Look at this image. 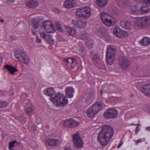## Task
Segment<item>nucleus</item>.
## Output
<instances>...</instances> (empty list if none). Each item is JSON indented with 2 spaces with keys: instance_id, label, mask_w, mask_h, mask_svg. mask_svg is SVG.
Returning <instances> with one entry per match:
<instances>
[{
  "instance_id": "nucleus-1",
  "label": "nucleus",
  "mask_w": 150,
  "mask_h": 150,
  "mask_svg": "<svg viewBox=\"0 0 150 150\" xmlns=\"http://www.w3.org/2000/svg\"><path fill=\"white\" fill-rule=\"evenodd\" d=\"M114 133L113 129L111 126L108 125L103 126L98 135V139L101 145H106L110 142Z\"/></svg>"
},
{
  "instance_id": "nucleus-2",
  "label": "nucleus",
  "mask_w": 150,
  "mask_h": 150,
  "mask_svg": "<svg viewBox=\"0 0 150 150\" xmlns=\"http://www.w3.org/2000/svg\"><path fill=\"white\" fill-rule=\"evenodd\" d=\"M55 105L58 106H64L68 103L67 98L62 93L58 92L55 96L50 98Z\"/></svg>"
},
{
  "instance_id": "nucleus-3",
  "label": "nucleus",
  "mask_w": 150,
  "mask_h": 150,
  "mask_svg": "<svg viewBox=\"0 0 150 150\" xmlns=\"http://www.w3.org/2000/svg\"><path fill=\"white\" fill-rule=\"evenodd\" d=\"M149 25L150 16H146L138 18L134 23V26L139 29L145 28Z\"/></svg>"
},
{
  "instance_id": "nucleus-4",
  "label": "nucleus",
  "mask_w": 150,
  "mask_h": 150,
  "mask_svg": "<svg viewBox=\"0 0 150 150\" xmlns=\"http://www.w3.org/2000/svg\"><path fill=\"white\" fill-rule=\"evenodd\" d=\"M103 106V103L100 102L93 104L88 108L86 112L87 116L89 117H93L102 109Z\"/></svg>"
},
{
  "instance_id": "nucleus-5",
  "label": "nucleus",
  "mask_w": 150,
  "mask_h": 150,
  "mask_svg": "<svg viewBox=\"0 0 150 150\" xmlns=\"http://www.w3.org/2000/svg\"><path fill=\"white\" fill-rule=\"evenodd\" d=\"M116 51V47L114 46H110L107 48L106 53V60L108 64L110 65H111L113 63Z\"/></svg>"
},
{
  "instance_id": "nucleus-6",
  "label": "nucleus",
  "mask_w": 150,
  "mask_h": 150,
  "mask_svg": "<svg viewBox=\"0 0 150 150\" xmlns=\"http://www.w3.org/2000/svg\"><path fill=\"white\" fill-rule=\"evenodd\" d=\"M91 9L88 6L77 9L76 14L79 18L85 19L88 17L90 14Z\"/></svg>"
},
{
  "instance_id": "nucleus-7",
  "label": "nucleus",
  "mask_w": 150,
  "mask_h": 150,
  "mask_svg": "<svg viewBox=\"0 0 150 150\" xmlns=\"http://www.w3.org/2000/svg\"><path fill=\"white\" fill-rule=\"evenodd\" d=\"M31 23L30 25L32 26V31L34 33H35L40 30L43 29L42 26H44V22H43L42 20L40 18H34L32 20Z\"/></svg>"
},
{
  "instance_id": "nucleus-8",
  "label": "nucleus",
  "mask_w": 150,
  "mask_h": 150,
  "mask_svg": "<svg viewBox=\"0 0 150 150\" xmlns=\"http://www.w3.org/2000/svg\"><path fill=\"white\" fill-rule=\"evenodd\" d=\"M14 54L17 58L24 64H28L29 63L30 61L29 57L23 50H18L15 52Z\"/></svg>"
},
{
  "instance_id": "nucleus-9",
  "label": "nucleus",
  "mask_w": 150,
  "mask_h": 150,
  "mask_svg": "<svg viewBox=\"0 0 150 150\" xmlns=\"http://www.w3.org/2000/svg\"><path fill=\"white\" fill-rule=\"evenodd\" d=\"M119 64L123 70L128 69L130 66V62L128 58L124 56L121 57L119 60Z\"/></svg>"
},
{
  "instance_id": "nucleus-10",
  "label": "nucleus",
  "mask_w": 150,
  "mask_h": 150,
  "mask_svg": "<svg viewBox=\"0 0 150 150\" xmlns=\"http://www.w3.org/2000/svg\"><path fill=\"white\" fill-rule=\"evenodd\" d=\"M72 137L74 145L75 147L78 148H81L83 145V142L78 132L74 134Z\"/></svg>"
},
{
  "instance_id": "nucleus-11",
  "label": "nucleus",
  "mask_w": 150,
  "mask_h": 150,
  "mask_svg": "<svg viewBox=\"0 0 150 150\" xmlns=\"http://www.w3.org/2000/svg\"><path fill=\"white\" fill-rule=\"evenodd\" d=\"M118 111L114 108L108 109L104 113V117L107 119H112L117 116Z\"/></svg>"
},
{
  "instance_id": "nucleus-12",
  "label": "nucleus",
  "mask_w": 150,
  "mask_h": 150,
  "mask_svg": "<svg viewBox=\"0 0 150 150\" xmlns=\"http://www.w3.org/2000/svg\"><path fill=\"white\" fill-rule=\"evenodd\" d=\"M43 29L47 33H54L55 30L52 22L49 21H46L44 23V26H42Z\"/></svg>"
},
{
  "instance_id": "nucleus-13",
  "label": "nucleus",
  "mask_w": 150,
  "mask_h": 150,
  "mask_svg": "<svg viewBox=\"0 0 150 150\" xmlns=\"http://www.w3.org/2000/svg\"><path fill=\"white\" fill-rule=\"evenodd\" d=\"M114 35L119 38H124L128 36V34L126 31L120 30L117 27L113 30Z\"/></svg>"
},
{
  "instance_id": "nucleus-14",
  "label": "nucleus",
  "mask_w": 150,
  "mask_h": 150,
  "mask_svg": "<svg viewBox=\"0 0 150 150\" xmlns=\"http://www.w3.org/2000/svg\"><path fill=\"white\" fill-rule=\"evenodd\" d=\"M64 61L66 62V65L69 68H72L74 65L77 64V62L75 59L69 57L64 59Z\"/></svg>"
},
{
  "instance_id": "nucleus-15",
  "label": "nucleus",
  "mask_w": 150,
  "mask_h": 150,
  "mask_svg": "<svg viewBox=\"0 0 150 150\" xmlns=\"http://www.w3.org/2000/svg\"><path fill=\"white\" fill-rule=\"evenodd\" d=\"M140 89L141 91L146 96H150V85L146 84L142 85L140 87Z\"/></svg>"
},
{
  "instance_id": "nucleus-16",
  "label": "nucleus",
  "mask_w": 150,
  "mask_h": 150,
  "mask_svg": "<svg viewBox=\"0 0 150 150\" xmlns=\"http://www.w3.org/2000/svg\"><path fill=\"white\" fill-rule=\"evenodd\" d=\"M72 23L74 26L78 28H85L87 25L86 23L84 21H77L74 20H72Z\"/></svg>"
},
{
  "instance_id": "nucleus-17",
  "label": "nucleus",
  "mask_w": 150,
  "mask_h": 150,
  "mask_svg": "<svg viewBox=\"0 0 150 150\" xmlns=\"http://www.w3.org/2000/svg\"><path fill=\"white\" fill-rule=\"evenodd\" d=\"M86 106H88L93 100L94 98L93 94V93L91 92L87 94L85 97Z\"/></svg>"
},
{
  "instance_id": "nucleus-18",
  "label": "nucleus",
  "mask_w": 150,
  "mask_h": 150,
  "mask_svg": "<svg viewBox=\"0 0 150 150\" xmlns=\"http://www.w3.org/2000/svg\"><path fill=\"white\" fill-rule=\"evenodd\" d=\"M75 3V0H65L64 3V6L67 8H71L74 7Z\"/></svg>"
},
{
  "instance_id": "nucleus-19",
  "label": "nucleus",
  "mask_w": 150,
  "mask_h": 150,
  "mask_svg": "<svg viewBox=\"0 0 150 150\" xmlns=\"http://www.w3.org/2000/svg\"><path fill=\"white\" fill-rule=\"evenodd\" d=\"M141 46H146L150 44V39L147 37H144L139 42Z\"/></svg>"
},
{
  "instance_id": "nucleus-20",
  "label": "nucleus",
  "mask_w": 150,
  "mask_h": 150,
  "mask_svg": "<svg viewBox=\"0 0 150 150\" xmlns=\"http://www.w3.org/2000/svg\"><path fill=\"white\" fill-rule=\"evenodd\" d=\"M5 67L11 75L14 74L16 72L18 71V69L16 67H14L8 64L6 65Z\"/></svg>"
},
{
  "instance_id": "nucleus-21",
  "label": "nucleus",
  "mask_w": 150,
  "mask_h": 150,
  "mask_svg": "<svg viewBox=\"0 0 150 150\" xmlns=\"http://www.w3.org/2000/svg\"><path fill=\"white\" fill-rule=\"evenodd\" d=\"M74 92V89L71 87H68L65 88V93L67 96L68 98H72Z\"/></svg>"
},
{
  "instance_id": "nucleus-22",
  "label": "nucleus",
  "mask_w": 150,
  "mask_h": 150,
  "mask_svg": "<svg viewBox=\"0 0 150 150\" xmlns=\"http://www.w3.org/2000/svg\"><path fill=\"white\" fill-rule=\"evenodd\" d=\"M59 142L58 139H50L46 140L45 142L50 146H55L58 144Z\"/></svg>"
},
{
  "instance_id": "nucleus-23",
  "label": "nucleus",
  "mask_w": 150,
  "mask_h": 150,
  "mask_svg": "<svg viewBox=\"0 0 150 150\" xmlns=\"http://www.w3.org/2000/svg\"><path fill=\"white\" fill-rule=\"evenodd\" d=\"M38 2L36 0H30L27 3V6L29 8H34L38 6Z\"/></svg>"
},
{
  "instance_id": "nucleus-24",
  "label": "nucleus",
  "mask_w": 150,
  "mask_h": 150,
  "mask_svg": "<svg viewBox=\"0 0 150 150\" xmlns=\"http://www.w3.org/2000/svg\"><path fill=\"white\" fill-rule=\"evenodd\" d=\"M44 93L48 96L51 97L55 94L54 88H49L43 91Z\"/></svg>"
},
{
  "instance_id": "nucleus-25",
  "label": "nucleus",
  "mask_w": 150,
  "mask_h": 150,
  "mask_svg": "<svg viewBox=\"0 0 150 150\" xmlns=\"http://www.w3.org/2000/svg\"><path fill=\"white\" fill-rule=\"evenodd\" d=\"M120 25L122 28L128 29L131 28L132 24L131 22L128 21H122L120 22Z\"/></svg>"
},
{
  "instance_id": "nucleus-26",
  "label": "nucleus",
  "mask_w": 150,
  "mask_h": 150,
  "mask_svg": "<svg viewBox=\"0 0 150 150\" xmlns=\"http://www.w3.org/2000/svg\"><path fill=\"white\" fill-rule=\"evenodd\" d=\"M80 38L85 42L91 38L90 35L85 32H83L81 33Z\"/></svg>"
},
{
  "instance_id": "nucleus-27",
  "label": "nucleus",
  "mask_w": 150,
  "mask_h": 150,
  "mask_svg": "<svg viewBox=\"0 0 150 150\" xmlns=\"http://www.w3.org/2000/svg\"><path fill=\"white\" fill-rule=\"evenodd\" d=\"M34 110V107L32 105L27 106L25 108V111L26 114L30 115V116H31Z\"/></svg>"
},
{
  "instance_id": "nucleus-28",
  "label": "nucleus",
  "mask_w": 150,
  "mask_h": 150,
  "mask_svg": "<svg viewBox=\"0 0 150 150\" xmlns=\"http://www.w3.org/2000/svg\"><path fill=\"white\" fill-rule=\"evenodd\" d=\"M96 4L99 7L103 8L107 5V0H97Z\"/></svg>"
},
{
  "instance_id": "nucleus-29",
  "label": "nucleus",
  "mask_w": 150,
  "mask_h": 150,
  "mask_svg": "<svg viewBox=\"0 0 150 150\" xmlns=\"http://www.w3.org/2000/svg\"><path fill=\"white\" fill-rule=\"evenodd\" d=\"M85 42L88 49H91L93 48L94 42L92 39L90 38L85 41Z\"/></svg>"
},
{
  "instance_id": "nucleus-30",
  "label": "nucleus",
  "mask_w": 150,
  "mask_h": 150,
  "mask_svg": "<svg viewBox=\"0 0 150 150\" xmlns=\"http://www.w3.org/2000/svg\"><path fill=\"white\" fill-rule=\"evenodd\" d=\"M66 30L69 34L71 36L74 35L76 32V30L74 28L69 26L66 28Z\"/></svg>"
},
{
  "instance_id": "nucleus-31",
  "label": "nucleus",
  "mask_w": 150,
  "mask_h": 150,
  "mask_svg": "<svg viewBox=\"0 0 150 150\" xmlns=\"http://www.w3.org/2000/svg\"><path fill=\"white\" fill-rule=\"evenodd\" d=\"M47 42L48 44L51 45L54 43V40L52 38L51 36L49 34H47L45 39Z\"/></svg>"
},
{
  "instance_id": "nucleus-32",
  "label": "nucleus",
  "mask_w": 150,
  "mask_h": 150,
  "mask_svg": "<svg viewBox=\"0 0 150 150\" xmlns=\"http://www.w3.org/2000/svg\"><path fill=\"white\" fill-rule=\"evenodd\" d=\"M101 20L103 22L106 20L108 18H110V16L106 13L101 12L100 13Z\"/></svg>"
},
{
  "instance_id": "nucleus-33",
  "label": "nucleus",
  "mask_w": 150,
  "mask_h": 150,
  "mask_svg": "<svg viewBox=\"0 0 150 150\" xmlns=\"http://www.w3.org/2000/svg\"><path fill=\"white\" fill-rule=\"evenodd\" d=\"M138 9L136 6H132L129 9V12L132 14H137L138 13Z\"/></svg>"
},
{
  "instance_id": "nucleus-34",
  "label": "nucleus",
  "mask_w": 150,
  "mask_h": 150,
  "mask_svg": "<svg viewBox=\"0 0 150 150\" xmlns=\"http://www.w3.org/2000/svg\"><path fill=\"white\" fill-rule=\"evenodd\" d=\"M104 24L108 26H112L113 25V23L112 20L110 18H108L105 21L103 22Z\"/></svg>"
},
{
  "instance_id": "nucleus-35",
  "label": "nucleus",
  "mask_w": 150,
  "mask_h": 150,
  "mask_svg": "<svg viewBox=\"0 0 150 150\" xmlns=\"http://www.w3.org/2000/svg\"><path fill=\"white\" fill-rule=\"evenodd\" d=\"M93 61L95 63H97L100 61L99 57L97 54H95L93 58Z\"/></svg>"
},
{
  "instance_id": "nucleus-36",
  "label": "nucleus",
  "mask_w": 150,
  "mask_h": 150,
  "mask_svg": "<svg viewBox=\"0 0 150 150\" xmlns=\"http://www.w3.org/2000/svg\"><path fill=\"white\" fill-rule=\"evenodd\" d=\"M71 119H68L66 120L64 123V125L67 127H71Z\"/></svg>"
},
{
  "instance_id": "nucleus-37",
  "label": "nucleus",
  "mask_w": 150,
  "mask_h": 150,
  "mask_svg": "<svg viewBox=\"0 0 150 150\" xmlns=\"http://www.w3.org/2000/svg\"><path fill=\"white\" fill-rule=\"evenodd\" d=\"M71 127H75L79 124V122L78 121H76V120L71 119Z\"/></svg>"
},
{
  "instance_id": "nucleus-38",
  "label": "nucleus",
  "mask_w": 150,
  "mask_h": 150,
  "mask_svg": "<svg viewBox=\"0 0 150 150\" xmlns=\"http://www.w3.org/2000/svg\"><path fill=\"white\" fill-rule=\"evenodd\" d=\"M7 105L6 102L3 100H0V108H5Z\"/></svg>"
},
{
  "instance_id": "nucleus-39",
  "label": "nucleus",
  "mask_w": 150,
  "mask_h": 150,
  "mask_svg": "<svg viewBox=\"0 0 150 150\" xmlns=\"http://www.w3.org/2000/svg\"><path fill=\"white\" fill-rule=\"evenodd\" d=\"M55 26L56 28L58 30L62 32V26L60 24L56 23H55Z\"/></svg>"
},
{
  "instance_id": "nucleus-40",
  "label": "nucleus",
  "mask_w": 150,
  "mask_h": 150,
  "mask_svg": "<svg viewBox=\"0 0 150 150\" xmlns=\"http://www.w3.org/2000/svg\"><path fill=\"white\" fill-rule=\"evenodd\" d=\"M140 10L144 13H148L149 11V10L148 9L147 7L143 6L140 8Z\"/></svg>"
},
{
  "instance_id": "nucleus-41",
  "label": "nucleus",
  "mask_w": 150,
  "mask_h": 150,
  "mask_svg": "<svg viewBox=\"0 0 150 150\" xmlns=\"http://www.w3.org/2000/svg\"><path fill=\"white\" fill-rule=\"evenodd\" d=\"M16 142V141L15 140L12 141L10 142L9 144V149L10 150L12 149L11 148L14 147Z\"/></svg>"
},
{
  "instance_id": "nucleus-42",
  "label": "nucleus",
  "mask_w": 150,
  "mask_h": 150,
  "mask_svg": "<svg viewBox=\"0 0 150 150\" xmlns=\"http://www.w3.org/2000/svg\"><path fill=\"white\" fill-rule=\"evenodd\" d=\"M125 0H116V3L120 6L124 4Z\"/></svg>"
},
{
  "instance_id": "nucleus-43",
  "label": "nucleus",
  "mask_w": 150,
  "mask_h": 150,
  "mask_svg": "<svg viewBox=\"0 0 150 150\" xmlns=\"http://www.w3.org/2000/svg\"><path fill=\"white\" fill-rule=\"evenodd\" d=\"M40 36L42 37V38L43 39H45V37H46V35H47V34H46V33L44 32H42L41 33H40Z\"/></svg>"
},
{
  "instance_id": "nucleus-44",
  "label": "nucleus",
  "mask_w": 150,
  "mask_h": 150,
  "mask_svg": "<svg viewBox=\"0 0 150 150\" xmlns=\"http://www.w3.org/2000/svg\"><path fill=\"white\" fill-rule=\"evenodd\" d=\"M144 3L146 4L148 6H150V0H142Z\"/></svg>"
},
{
  "instance_id": "nucleus-45",
  "label": "nucleus",
  "mask_w": 150,
  "mask_h": 150,
  "mask_svg": "<svg viewBox=\"0 0 150 150\" xmlns=\"http://www.w3.org/2000/svg\"><path fill=\"white\" fill-rule=\"evenodd\" d=\"M36 42L38 43H41V40L39 38V37L37 36L36 37Z\"/></svg>"
},
{
  "instance_id": "nucleus-46",
  "label": "nucleus",
  "mask_w": 150,
  "mask_h": 150,
  "mask_svg": "<svg viewBox=\"0 0 150 150\" xmlns=\"http://www.w3.org/2000/svg\"><path fill=\"white\" fill-rule=\"evenodd\" d=\"M139 131V127L138 126H137L135 129V132L136 134H137Z\"/></svg>"
},
{
  "instance_id": "nucleus-47",
  "label": "nucleus",
  "mask_w": 150,
  "mask_h": 150,
  "mask_svg": "<svg viewBox=\"0 0 150 150\" xmlns=\"http://www.w3.org/2000/svg\"><path fill=\"white\" fill-rule=\"evenodd\" d=\"M3 61V58L1 54H0V66L1 65Z\"/></svg>"
},
{
  "instance_id": "nucleus-48",
  "label": "nucleus",
  "mask_w": 150,
  "mask_h": 150,
  "mask_svg": "<svg viewBox=\"0 0 150 150\" xmlns=\"http://www.w3.org/2000/svg\"><path fill=\"white\" fill-rule=\"evenodd\" d=\"M64 150H72V149L70 147L66 146L64 148Z\"/></svg>"
},
{
  "instance_id": "nucleus-49",
  "label": "nucleus",
  "mask_w": 150,
  "mask_h": 150,
  "mask_svg": "<svg viewBox=\"0 0 150 150\" xmlns=\"http://www.w3.org/2000/svg\"><path fill=\"white\" fill-rule=\"evenodd\" d=\"M123 142L122 141H121L119 144L117 146V148H119L121 145L123 144Z\"/></svg>"
},
{
  "instance_id": "nucleus-50",
  "label": "nucleus",
  "mask_w": 150,
  "mask_h": 150,
  "mask_svg": "<svg viewBox=\"0 0 150 150\" xmlns=\"http://www.w3.org/2000/svg\"><path fill=\"white\" fill-rule=\"evenodd\" d=\"M4 94V92L2 90H0V96H3Z\"/></svg>"
},
{
  "instance_id": "nucleus-51",
  "label": "nucleus",
  "mask_w": 150,
  "mask_h": 150,
  "mask_svg": "<svg viewBox=\"0 0 150 150\" xmlns=\"http://www.w3.org/2000/svg\"><path fill=\"white\" fill-rule=\"evenodd\" d=\"M142 142V140L141 139H139L138 140L136 141V143L137 144H138L139 142Z\"/></svg>"
},
{
  "instance_id": "nucleus-52",
  "label": "nucleus",
  "mask_w": 150,
  "mask_h": 150,
  "mask_svg": "<svg viewBox=\"0 0 150 150\" xmlns=\"http://www.w3.org/2000/svg\"><path fill=\"white\" fill-rule=\"evenodd\" d=\"M103 90V91H104L105 90L103 88V89H101V91H100V95H102L103 94V93H102V90Z\"/></svg>"
},
{
  "instance_id": "nucleus-53",
  "label": "nucleus",
  "mask_w": 150,
  "mask_h": 150,
  "mask_svg": "<svg viewBox=\"0 0 150 150\" xmlns=\"http://www.w3.org/2000/svg\"><path fill=\"white\" fill-rule=\"evenodd\" d=\"M146 129L148 131H150V126L147 127Z\"/></svg>"
},
{
  "instance_id": "nucleus-54",
  "label": "nucleus",
  "mask_w": 150,
  "mask_h": 150,
  "mask_svg": "<svg viewBox=\"0 0 150 150\" xmlns=\"http://www.w3.org/2000/svg\"><path fill=\"white\" fill-rule=\"evenodd\" d=\"M16 144H17V145H18V146L19 145H20V143H19V142H16Z\"/></svg>"
},
{
  "instance_id": "nucleus-55",
  "label": "nucleus",
  "mask_w": 150,
  "mask_h": 150,
  "mask_svg": "<svg viewBox=\"0 0 150 150\" xmlns=\"http://www.w3.org/2000/svg\"><path fill=\"white\" fill-rule=\"evenodd\" d=\"M81 50H82V52H83L84 51V49L83 48H81L80 49V50H81Z\"/></svg>"
},
{
  "instance_id": "nucleus-56",
  "label": "nucleus",
  "mask_w": 150,
  "mask_h": 150,
  "mask_svg": "<svg viewBox=\"0 0 150 150\" xmlns=\"http://www.w3.org/2000/svg\"><path fill=\"white\" fill-rule=\"evenodd\" d=\"M4 20L3 19H2L0 21L1 23H2L4 22Z\"/></svg>"
},
{
  "instance_id": "nucleus-57",
  "label": "nucleus",
  "mask_w": 150,
  "mask_h": 150,
  "mask_svg": "<svg viewBox=\"0 0 150 150\" xmlns=\"http://www.w3.org/2000/svg\"><path fill=\"white\" fill-rule=\"evenodd\" d=\"M82 53H83L82 52V53L80 54H81V56L83 57V56L84 55H83V54H82Z\"/></svg>"
},
{
  "instance_id": "nucleus-58",
  "label": "nucleus",
  "mask_w": 150,
  "mask_h": 150,
  "mask_svg": "<svg viewBox=\"0 0 150 150\" xmlns=\"http://www.w3.org/2000/svg\"><path fill=\"white\" fill-rule=\"evenodd\" d=\"M100 29H102H102H103V27H101V28H100Z\"/></svg>"
},
{
  "instance_id": "nucleus-59",
  "label": "nucleus",
  "mask_w": 150,
  "mask_h": 150,
  "mask_svg": "<svg viewBox=\"0 0 150 150\" xmlns=\"http://www.w3.org/2000/svg\"><path fill=\"white\" fill-rule=\"evenodd\" d=\"M102 68H103L104 67V65H102Z\"/></svg>"
}]
</instances>
